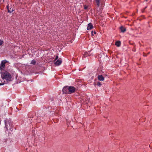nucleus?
<instances>
[{
	"instance_id": "nucleus-1",
	"label": "nucleus",
	"mask_w": 152,
	"mask_h": 152,
	"mask_svg": "<svg viewBox=\"0 0 152 152\" xmlns=\"http://www.w3.org/2000/svg\"><path fill=\"white\" fill-rule=\"evenodd\" d=\"M1 78L4 80V82L0 83V86L3 85L12 80V77L11 74L6 71H2L0 72Z\"/></svg>"
},
{
	"instance_id": "nucleus-2",
	"label": "nucleus",
	"mask_w": 152,
	"mask_h": 152,
	"mask_svg": "<svg viewBox=\"0 0 152 152\" xmlns=\"http://www.w3.org/2000/svg\"><path fill=\"white\" fill-rule=\"evenodd\" d=\"M7 62V61L6 60H4L1 62L0 64V70L1 72L2 71H4V68L5 64Z\"/></svg>"
},
{
	"instance_id": "nucleus-3",
	"label": "nucleus",
	"mask_w": 152,
	"mask_h": 152,
	"mask_svg": "<svg viewBox=\"0 0 152 152\" xmlns=\"http://www.w3.org/2000/svg\"><path fill=\"white\" fill-rule=\"evenodd\" d=\"M75 88L73 87L68 86V91L69 93H73L75 91Z\"/></svg>"
},
{
	"instance_id": "nucleus-4",
	"label": "nucleus",
	"mask_w": 152,
	"mask_h": 152,
	"mask_svg": "<svg viewBox=\"0 0 152 152\" xmlns=\"http://www.w3.org/2000/svg\"><path fill=\"white\" fill-rule=\"evenodd\" d=\"M62 62V61L61 59H58L57 61L55 62V64L56 66H58L60 65Z\"/></svg>"
},
{
	"instance_id": "nucleus-5",
	"label": "nucleus",
	"mask_w": 152,
	"mask_h": 152,
	"mask_svg": "<svg viewBox=\"0 0 152 152\" xmlns=\"http://www.w3.org/2000/svg\"><path fill=\"white\" fill-rule=\"evenodd\" d=\"M93 27L94 26L91 23H90L88 24L87 29L88 30H90L93 28Z\"/></svg>"
},
{
	"instance_id": "nucleus-6",
	"label": "nucleus",
	"mask_w": 152,
	"mask_h": 152,
	"mask_svg": "<svg viewBox=\"0 0 152 152\" xmlns=\"http://www.w3.org/2000/svg\"><path fill=\"white\" fill-rule=\"evenodd\" d=\"M68 91V86L65 87L62 89V91L64 93H67Z\"/></svg>"
},
{
	"instance_id": "nucleus-7",
	"label": "nucleus",
	"mask_w": 152,
	"mask_h": 152,
	"mask_svg": "<svg viewBox=\"0 0 152 152\" xmlns=\"http://www.w3.org/2000/svg\"><path fill=\"white\" fill-rule=\"evenodd\" d=\"M98 79L101 81H103L104 80V78L103 76L102 75H99L98 77Z\"/></svg>"
},
{
	"instance_id": "nucleus-8",
	"label": "nucleus",
	"mask_w": 152,
	"mask_h": 152,
	"mask_svg": "<svg viewBox=\"0 0 152 152\" xmlns=\"http://www.w3.org/2000/svg\"><path fill=\"white\" fill-rule=\"evenodd\" d=\"M120 29L121 32H124L126 31V29L123 26H121L120 28Z\"/></svg>"
},
{
	"instance_id": "nucleus-9",
	"label": "nucleus",
	"mask_w": 152,
	"mask_h": 152,
	"mask_svg": "<svg viewBox=\"0 0 152 152\" xmlns=\"http://www.w3.org/2000/svg\"><path fill=\"white\" fill-rule=\"evenodd\" d=\"M89 54L88 52H86L83 54V56L85 57H87L88 56H89Z\"/></svg>"
},
{
	"instance_id": "nucleus-10",
	"label": "nucleus",
	"mask_w": 152,
	"mask_h": 152,
	"mask_svg": "<svg viewBox=\"0 0 152 152\" xmlns=\"http://www.w3.org/2000/svg\"><path fill=\"white\" fill-rule=\"evenodd\" d=\"M121 44V42L119 41H117L115 43V45L118 47H119Z\"/></svg>"
},
{
	"instance_id": "nucleus-11",
	"label": "nucleus",
	"mask_w": 152,
	"mask_h": 152,
	"mask_svg": "<svg viewBox=\"0 0 152 152\" xmlns=\"http://www.w3.org/2000/svg\"><path fill=\"white\" fill-rule=\"evenodd\" d=\"M96 3L97 4V5L99 6L100 5V2L101 1V0H95Z\"/></svg>"
},
{
	"instance_id": "nucleus-12",
	"label": "nucleus",
	"mask_w": 152,
	"mask_h": 152,
	"mask_svg": "<svg viewBox=\"0 0 152 152\" xmlns=\"http://www.w3.org/2000/svg\"><path fill=\"white\" fill-rule=\"evenodd\" d=\"M36 63V61L35 60H32L31 62V64H35Z\"/></svg>"
},
{
	"instance_id": "nucleus-13",
	"label": "nucleus",
	"mask_w": 152,
	"mask_h": 152,
	"mask_svg": "<svg viewBox=\"0 0 152 152\" xmlns=\"http://www.w3.org/2000/svg\"><path fill=\"white\" fill-rule=\"evenodd\" d=\"M7 7V9H8V11L9 12L11 13V12L13 11V9H10V10H9L8 9V6Z\"/></svg>"
},
{
	"instance_id": "nucleus-14",
	"label": "nucleus",
	"mask_w": 152,
	"mask_h": 152,
	"mask_svg": "<svg viewBox=\"0 0 152 152\" xmlns=\"http://www.w3.org/2000/svg\"><path fill=\"white\" fill-rule=\"evenodd\" d=\"M97 85H98V86L100 87L101 86L102 84L100 82H98Z\"/></svg>"
},
{
	"instance_id": "nucleus-15",
	"label": "nucleus",
	"mask_w": 152,
	"mask_h": 152,
	"mask_svg": "<svg viewBox=\"0 0 152 152\" xmlns=\"http://www.w3.org/2000/svg\"><path fill=\"white\" fill-rule=\"evenodd\" d=\"M3 43V41L0 39V45H2Z\"/></svg>"
},
{
	"instance_id": "nucleus-16",
	"label": "nucleus",
	"mask_w": 152,
	"mask_h": 152,
	"mask_svg": "<svg viewBox=\"0 0 152 152\" xmlns=\"http://www.w3.org/2000/svg\"><path fill=\"white\" fill-rule=\"evenodd\" d=\"M5 127H6V128L7 129H8V127L7 126V123H6V122L5 121Z\"/></svg>"
},
{
	"instance_id": "nucleus-17",
	"label": "nucleus",
	"mask_w": 152,
	"mask_h": 152,
	"mask_svg": "<svg viewBox=\"0 0 152 152\" xmlns=\"http://www.w3.org/2000/svg\"><path fill=\"white\" fill-rule=\"evenodd\" d=\"M58 58V56H56V60Z\"/></svg>"
},
{
	"instance_id": "nucleus-18",
	"label": "nucleus",
	"mask_w": 152,
	"mask_h": 152,
	"mask_svg": "<svg viewBox=\"0 0 152 152\" xmlns=\"http://www.w3.org/2000/svg\"><path fill=\"white\" fill-rule=\"evenodd\" d=\"M93 31H91V34H92L93 35Z\"/></svg>"
},
{
	"instance_id": "nucleus-19",
	"label": "nucleus",
	"mask_w": 152,
	"mask_h": 152,
	"mask_svg": "<svg viewBox=\"0 0 152 152\" xmlns=\"http://www.w3.org/2000/svg\"><path fill=\"white\" fill-rule=\"evenodd\" d=\"M85 9H86V7H85Z\"/></svg>"
},
{
	"instance_id": "nucleus-20",
	"label": "nucleus",
	"mask_w": 152,
	"mask_h": 152,
	"mask_svg": "<svg viewBox=\"0 0 152 152\" xmlns=\"http://www.w3.org/2000/svg\"><path fill=\"white\" fill-rule=\"evenodd\" d=\"M146 1H147L148 0H145Z\"/></svg>"
}]
</instances>
